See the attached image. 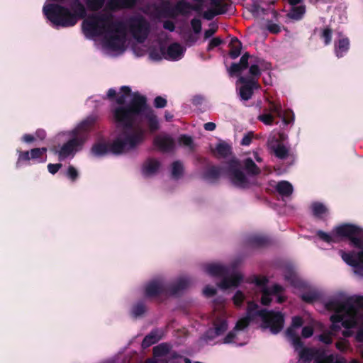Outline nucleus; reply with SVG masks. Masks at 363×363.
<instances>
[{
  "label": "nucleus",
  "instance_id": "48",
  "mask_svg": "<svg viewBox=\"0 0 363 363\" xmlns=\"http://www.w3.org/2000/svg\"><path fill=\"white\" fill-rule=\"evenodd\" d=\"M313 334V329L311 326H305L301 330V335L304 338H308Z\"/></svg>",
  "mask_w": 363,
  "mask_h": 363
},
{
  "label": "nucleus",
  "instance_id": "19",
  "mask_svg": "<svg viewBox=\"0 0 363 363\" xmlns=\"http://www.w3.org/2000/svg\"><path fill=\"white\" fill-rule=\"evenodd\" d=\"M186 48L178 43L170 44L166 49H162L163 58L169 61H179L184 55Z\"/></svg>",
  "mask_w": 363,
  "mask_h": 363
},
{
  "label": "nucleus",
  "instance_id": "12",
  "mask_svg": "<svg viewBox=\"0 0 363 363\" xmlns=\"http://www.w3.org/2000/svg\"><path fill=\"white\" fill-rule=\"evenodd\" d=\"M191 284V279L186 276L179 277L170 285H167L163 278L157 277L146 282L143 286V292L146 298H155L164 294L178 296Z\"/></svg>",
  "mask_w": 363,
  "mask_h": 363
},
{
  "label": "nucleus",
  "instance_id": "6",
  "mask_svg": "<svg viewBox=\"0 0 363 363\" xmlns=\"http://www.w3.org/2000/svg\"><path fill=\"white\" fill-rule=\"evenodd\" d=\"M143 140L141 130L123 128L116 123V130L113 133L110 143L104 138L98 139L92 145L90 153L94 157H101L108 152L114 155H122L137 151Z\"/></svg>",
  "mask_w": 363,
  "mask_h": 363
},
{
  "label": "nucleus",
  "instance_id": "4",
  "mask_svg": "<svg viewBox=\"0 0 363 363\" xmlns=\"http://www.w3.org/2000/svg\"><path fill=\"white\" fill-rule=\"evenodd\" d=\"M324 304L328 311L333 312L330 316L333 330L343 327L346 329L343 335L350 337L353 335L351 329L357 328L355 339L363 342V296L345 297L338 294L328 298Z\"/></svg>",
  "mask_w": 363,
  "mask_h": 363
},
{
  "label": "nucleus",
  "instance_id": "25",
  "mask_svg": "<svg viewBox=\"0 0 363 363\" xmlns=\"http://www.w3.org/2000/svg\"><path fill=\"white\" fill-rule=\"evenodd\" d=\"M160 167V162L155 159L150 158L144 162L141 172L145 177H150L157 172Z\"/></svg>",
  "mask_w": 363,
  "mask_h": 363
},
{
  "label": "nucleus",
  "instance_id": "52",
  "mask_svg": "<svg viewBox=\"0 0 363 363\" xmlns=\"http://www.w3.org/2000/svg\"><path fill=\"white\" fill-rule=\"evenodd\" d=\"M62 167V164L57 163V164H48V172L52 174H55L58 172V170Z\"/></svg>",
  "mask_w": 363,
  "mask_h": 363
},
{
  "label": "nucleus",
  "instance_id": "46",
  "mask_svg": "<svg viewBox=\"0 0 363 363\" xmlns=\"http://www.w3.org/2000/svg\"><path fill=\"white\" fill-rule=\"evenodd\" d=\"M267 30L272 33H278L281 31V27L279 24L273 23L272 21H268L267 23Z\"/></svg>",
  "mask_w": 363,
  "mask_h": 363
},
{
  "label": "nucleus",
  "instance_id": "8",
  "mask_svg": "<svg viewBox=\"0 0 363 363\" xmlns=\"http://www.w3.org/2000/svg\"><path fill=\"white\" fill-rule=\"evenodd\" d=\"M269 64L261 58L245 53L238 63H233L228 69L230 75L233 76L240 73L249 67L250 76H240L238 82L242 85L239 88V95L241 99L247 101L252 95L253 90L257 89L259 85L257 79L260 76L262 71L269 69Z\"/></svg>",
  "mask_w": 363,
  "mask_h": 363
},
{
  "label": "nucleus",
  "instance_id": "50",
  "mask_svg": "<svg viewBox=\"0 0 363 363\" xmlns=\"http://www.w3.org/2000/svg\"><path fill=\"white\" fill-rule=\"evenodd\" d=\"M252 133L250 132L247 134L245 135L240 142L242 145L248 146L250 145L252 139Z\"/></svg>",
  "mask_w": 363,
  "mask_h": 363
},
{
  "label": "nucleus",
  "instance_id": "33",
  "mask_svg": "<svg viewBox=\"0 0 363 363\" xmlns=\"http://www.w3.org/2000/svg\"><path fill=\"white\" fill-rule=\"evenodd\" d=\"M230 56L232 59H235L240 55L241 43L237 38H233L230 41Z\"/></svg>",
  "mask_w": 363,
  "mask_h": 363
},
{
  "label": "nucleus",
  "instance_id": "55",
  "mask_svg": "<svg viewBox=\"0 0 363 363\" xmlns=\"http://www.w3.org/2000/svg\"><path fill=\"white\" fill-rule=\"evenodd\" d=\"M163 27L164 29H166L169 31H171V32L174 31L175 29L174 23L170 21H165L163 23Z\"/></svg>",
  "mask_w": 363,
  "mask_h": 363
},
{
  "label": "nucleus",
  "instance_id": "1",
  "mask_svg": "<svg viewBox=\"0 0 363 363\" xmlns=\"http://www.w3.org/2000/svg\"><path fill=\"white\" fill-rule=\"evenodd\" d=\"M82 30L88 39L101 36L102 52L108 56L116 57L125 50L128 31L136 41L143 43L150 33V25L141 14H134L125 21H119L114 19L111 12H99L84 20Z\"/></svg>",
  "mask_w": 363,
  "mask_h": 363
},
{
  "label": "nucleus",
  "instance_id": "22",
  "mask_svg": "<svg viewBox=\"0 0 363 363\" xmlns=\"http://www.w3.org/2000/svg\"><path fill=\"white\" fill-rule=\"evenodd\" d=\"M268 146L278 158L283 160L290 157L291 161L294 162V157L293 155H290L289 148L274 138L269 140Z\"/></svg>",
  "mask_w": 363,
  "mask_h": 363
},
{
  "label": "nucleus",
  "instance_id": "61",
  "mask_svg": "<svg viewBox=\"0 0 363 363\" xmlns=\"http://www.w3.org/2000/svg\"><path fill=\"white\" fill-rule=\"evenodd\" d=\"M164 117H165V119L167 121H169L172 120V118H173V116L168 113V112H166L165 114H164Z\"/></svg>",
  "mask_w": 363,
  "mask_h": 363
},
{
  "label": "nucleus",
  "instance_id": "40",
  "mask_svg": "<svg viewBox=\"0 0 363 363\" xmlns=\"http://www.w3.org/2000/svg\"><path fill=\"white\" fill-rule=\"evenodd\" d=\"M169 346L166 344H160L153 348L154 354L155 357L163 356L168 353Z\"/></svg>",
  "mask_w": 363,
  "mask_h": 363
},
{
  "label": "nucleus",
  "instance_id": "60",
  "mask_svg": "<svg viewBox=\"0 0 363 363\" xmlns=\"http://www.w3.org/2000/svg\"><path fill=\"white\" fill-rule=\"evenodd\" d=\"M301 1L302 0H289V2L292 7V6H298L301 5L300 3L301 2Z\"/></svg>",
  "mask_w": 363,
  "mask_h": 363
},
{
  "label": "nucleus",
  "instance_id": "63",
  "mask_svg": "<svg viewBox=\"0 0 363 363\" xmlns=\"http://www.w3.org/2000/svg\"><path fill=\"white\" fill-rule=\"evenodd\" d=\"M89 101H91V102H92V101H97V100L94 99V97H92V98L89 99Z\"/></svg>",
  "mask_w": 363,
  "mask_h": 363
},
{
  "label": "nucleus",
  "instance_id": "15",
  "mask_svg": "<svg viewBox=\"0 0 363 363\" xmlns=\"http://www.w3.org/2000/svg\"><path fill=\"white\" fill-rule=\"evenodd\" d=\"M284 279L295 288H304L300 296L301 299L307 303H313L317 301L320 293L314 287L308 286L296 275L293 268L286 267L284 272Z\"/></svg>",
  "mask_w": 363,
  "mask_h": 363
},
{
  "label": "nucleus",
  "instance_id": "56",
  "mask_svg": "<svg viewBox=\"0 0 363 363\" xmlns=\"http://www.w3.org/2000/svg\"><path fill=\"white\" fill-rule=\"evenodd\" d=\"M216 124L213 122H208L204 124V128L208 131H213L216 129Z\"/></svg>",
  "mask_w": 363,
  "mask_h": 363
},
{
  "label": "nucleus",
  "instance_id": "24",
  "mask_svg": "<svg viewBox=\"0 0 363 363\" xmlns=\"http://www.w3.org/2000/svg\"><path fill=\"white\" fill-rule=\"evenodd\" d=\"M312 215L317 219L325 220L329 215L328 206L320 201H313L310 205Z\"/></svg>",
  "mask_w": 363,
  "mask_h": 363
},
{
  "label": "nucleus",
  "instance_id": "39",
  "mask_svg": "<svg viewBox=\"0 0 363 363\" xmlns=\"http://www.w3.org/2000/svg\"><path fill=\"white\" fill-rule=\"evenodd\" d=\"M211 5L218 11V13H225L227 11V4L223 0H211Z\"/></svg>",
  "mask_w": 363,
  "mask_h": 363
},
{
  "label": "nucleus",
  "instance_id": "17",
  "mask_svg": "<svg viewBox=\"0 0 363 363\" xmlns=\"http://www.w3.org/2000/svg\"><path fill=\"white\" fill-rule=\"evenodd\" d=\"M161 9L167 17L174 18L179 16H189L194 10V6L186 0H179L174 5L169 0H164L161 4Z\"/></svg>",
  "mask_w": 363,
  "mask_h": 363
},
{
  "label": "nucleus",
  "instance_id": "34",
  "mask_svg": "<svg viewBox=\"0 0 363 363\" xmlns=\"http://www.w3.org/2000/svg\"><path fill=\"white\" fill-rule=\"evenodd\" d=\"M146 311V307L143 301H138L135 303L130 310V314L134 318H138L141 316L145 313Z\"/></svg>",
  "mask_w": 363,
  "mask_h": 363
},
{
  "label": "nucleus",
  "instance_id": "30",
  "mask_svg": "<svg viewBox=\"0 0 363 363\" xmlns=\"http://www.w3.org/2000/svg\"><path fill=\"white\" fill-rule=\"evenodd\" d=\"M277 191L281 196L288 197L291 196L294 191L292 184L288 181L279 182L275 186Z\"/></svg>",
  "mask_w": 363,
  "mask_h": 363
},
{
  "label": "nucleus",
  "instance_id": "14",
  "mask_svg": "<svg viewBox=\"0 0 363 363\" xmlns=\"http://www.w3.org/2000/svg\"><path fill=\"white\" fill-rule=\"evenodd\" d=\"M267 279L266 277L257 278L254 279L255 285L257 290L261 292V303L264 306L269 304L273 299L277 303H281L286 300L284 294V288L279 284H274L271 286H267Z\"/></svg>",
  "mask_w": 363,
  "mask_h": 363
},
{
  "label": "nucleus",
  "instance_id": "49",
  "mask_svg": "<svg viewBox=\"0 0 363 363\" xmlns=\"http://www.w3.org/2000/svg\"><path fill=\"white\" fill-rule=\"evenodd\" d=\"M154 105L156 108H164L167 105V100L162 96H157L155 99Z\"/></svg>",
  "mask_w": 363,
  "mask_h": 363
},
{
  "label": "nucleus",
  "instance_id": "5",
  "mask_svg": "<svg viewBox=\"0 0 363 363\" xmlns=\"http://www.w3.org/2000/svg\"><path fill=\"white\" fill-rule=\"evenodd\" d=\"M316 235L328 244L348 240L350 246L359 249V252L339 251L342 259L352 268L354 274L363 277V230L358 225L343 223L333 228L330 233L318 230Z\"/></svg>",
  "mask_w": 363,
  "mask_h": 363
},
{
  "label": "nucleus",
  "instance_id": "23",
  "mask_svg": "<svg viewBox=\"0 0 363 363\" xmlns=\"http://www.w3.org/2000/svg\"><path fill=\"white\" fill-rule=\"evenodd\" d=\"M138 0H108L106 9L108 11H116L134 7Z\"/></svg>",
  "mask_w": 363,
  "mask_h": 363
},
{
  "label": "nucleus",
  "instance_id": "32",
  "mask_svg": "<svg viewBox=\"0 0 363 363\" xmlns=\"http://www.w3.org/2000/svg\"><path fill=\"white\" fill-rule=\"evenodd\" d=\"M216 153L218 157L228 158L231 155V147L225 143H220L216 147Z\"/></svg>",
  "mask_w": 363,
  "mask_h": 363
},
{
  "label": "nucleus",
  "instance_id": "18",
  "mask_svg": "<svg viewBox=\"0 0 363 363\" xmlns=\"http://www.w3.org/2000/svg\"><path fill=\"white\" fill-rule=\"evenodd\" d=\"M97 120L98 116L96 114H90L79 122L74 128L65 130L62 135H71L76 137L81 136L84 138V143H86L89 139V133L94 127Z\"/></svg>",
  "mask_w": 363,
  "mask_h": 363
},
{
  "label": "nucleus",
  "instance_id": "27",
  "mask_svg": "<svg viewBox=\"0 0 363 363\" xmlns=\"http://www.w3.org/2000/svg\"><path fill=\"white\" fill-rule=\"evenodd\" d=\"M164 335V330L162 329H154L149 334H147L142 342V347L145 349L155 344L160 340Z\"/></svg>",
  "mask_w": 363,
  "mask_h": 363
},
{
  "label": "nucleus",
  "instance_id": "41",
  "mask_svg": "<svg viewBox=\"0 0 363 363\" xmlns=\"http://www.w3.org/2000/svg\"><path fill=\"white\" fill-rule=\"evenodd\" d=\"M315 338L325 345H330L333 342L331 333L330 332L323 333L320 335H316Z\"/></svg>",
  "mask_w": 363,
  "mask_h": 363
},
{
  "label": "nucleus",
  "instance_id": "9",
  "mask_svg": "<svg viewBox=\"0 0 363 363\" xmlns=\"http://www.w3.org/2000/svg\"><path fill=\"white\" fill-rule=\"evenodd\" d=\"M253 158L246 157L238 161L235 157L226 162V174L233 185L245 189L254 183V178L261 172L263 160L257 151L253 152Z\"/></svg>",
  "mask_w": 363,
  "mask_h": 363
},
{
  "label": "nucleus",
  "instance_id": "20",
  "mask_svg": "<svg viewBox=\"0 0 363 363\" xmlns=\"http://www.w3.org/2000/svg\"><path fill=\"white\" fill-rule=\"evenodd\" d=\"M48 148L35 147L30 150L24 151V162H31L32 164L45 163L47 161Z\"/></svg>",
  "mask_w": 363,
  "mask_h": 363
},
{
  "label": "nucleus",
  "instance_id": "42",
  "mask_svg": "<svg viewBox=\"0 0 363 363\" xmlns=\"http://www.w3.org/2000/svg\"><path fill=\"white\" fill-rule=\"evenodd\" d=\"M66 175L72 182H75L79 176V173L75 167L70 165L67 168Z\"/></svg>",
  "mask_w": 363,
  "mask_h": 363
},
{
  "label": "nucleus",
  "instance_id": "26",
  "mask_svg": "<svg viewBox=\"0 0 363 363\" xmlns=\"http://www.w3.org/2000/svg\"><path fill=\"white\" fill-rule=\"evenodd\" d=\"M350 40L348 38L339 34L338 40L335 42V54L337 57L345 56L350 49Z\"/></svg>",
  "mask_w": 363,
  "mask_h": 363
},
{
  "label": "nucleus",
  "instance_id": "7",
  "mask_svg": "<svg viewBox=\"0 0 363 363\" xmlns=\"http://www.w3.org/2000/svg\"><path fill=\"white\" fill-rule=\"evenodd\" d=\"M303 325V320L299 316L292 318L291 325L286 330L285 335L292 347L298 354L296 363H347L346 360L337 354L328 355L323 349L303 347V343L299 337V329Z\"/></svg>",
  "mask_w": 363,
  "mask_h": 363
},
{
  "label": "nucleus",
  "instance_id": "59",
  "mask_svg": "<svg viewBox=\"0 0 363 363\" xmlns=\"http://www.w3.org/2000/svg\"><path fill=\"white\" fill-rule=\"evenodd\" d=\"M203 101V98L200 96H196L193 99V103L196 105L201 104Z\"/></svg>",
  "mask_w": 363,
  "mask_h": 363
},
{
  "label": "nucleus",
  "instance_id": "62",
  "mask_svg": "<svg viewBox=\"0 0 363 363\" xmlns=\"http://www.w3.org/2000/svg\"><path fill=\"white\" fill-rule=\"evenodd\" d=\"M145 363H159V362L155 359H149Z\"/></svg>",
  "mask_w": 363,
  "mask_h": 363
},
{
  "label": "nucleus",
  "instance_id": "29",
  "mask_svg": "<svg viewBox=\"0 0 363 363\" xmlns=\"http://www.w3.org/2000/svg\"><path fill=\"white\" fill-rule=\"evenodd\" d=\"M47 136L44 129L38 128L33 133L24 134V143L27 144L39 143L43 141Z\"/></svg>",
  "mask_w": 363,
  "mask_h": 363
},
{
  "label": "nucleus",
  "instance_id": "64",
  "mask_svg": "<svg viewBox=\"0 0 363 363\" xmlns=\"http://www.w3.org/2000/svg\"><path fill=\"white\" fill-rule=\"evenodd\" d=\"M350 363H359V362L356 359H352Z\"/></svg>",
  "mask_w": 363,
  "mask_h": 363
},
{
  "label": "nucleus",
  "instance_id": "47",
  "mask_svg": "<svg viewBox=\"0 0 363 363\" xmlns=\"http://www.w3.org/2000/svg\"><path fill=\"white\" fill-rule=\"evenodd\" d=\"M223 43V40L220 38H212L208 43L207 50H212L213 48L219 46Z\"/></svg>",
  "mask_w": 363,
  "mask_h": 363
},
{
  "label": "nucleus",
  "instance_id": "2",
  "mask_svg": "<svg viewBox=\"0 0 363 363\" xmlns=\"http://www.w3.org/2000/svg\"><path fill=\"white\" fill-rule=\"evenodd\" d=\"M223 298L214 300V314L213 325L205 333L204 341L208 344H233L236 346L245 345L249 340L247 328L251 320L259 317L262 321V328L269 329L272 334L279 333L284 328V316L280 311L259 309L257 304L248 302L246 315L240 318L233 329L220 342L214 340L221 336L228 328L227 313L223 310Z\"/></svg>",
  "mask_w": 363,
  "mask_h": 363
},
{
  "label": "nucleus",
  "instance_id": "21",
  "mask_svg": "<svg viewBox=\"0 0 363 363\" xmlns=\"http://www.w3.org/2000/svg\"><path fill=\"white\" fill-rule=\"evenodd\" d=\"M153 143L154 145L162 152H171L175 147L174 138L167 133H161L157 135Z\"/></svg>",
  "mask_w": 363,
  "mask_h": 363
},
{
  "label": "nucleus",
  "instance_id": "44",
  "mask_svg": "<svg viewBox=\"0 0 363 363\" xmlns=\"http://www.w3.org/2000/svg\"><path fill=\"white\" fill-rule=\"evenodd\" d=\"M191 26L196 34H198L201 30V21L200 19L194 18L191 21Z\"/></svg>",
  "mask_w": 363,
  "mask_h": 363
},
{
  "label": "nucleus",
  "instance_id": "13",
  "mask_svg": "<svg viewBox=\"0 0 363 363\" xmlns=\"http://www.w3.org/2000/svg\"><path fill=\"white\" fill-rule=\"evenodd\" d=\"M64 133L65 130H62L57 133L55 140L57 142L66 141L52 148L53 153L58 157L60 161L72 159L77 152L83 149L85 145L84 138L62 135Z\"/></svg>",
  "mask_w": 363,
  "mask_h": 363
},
{
  "label": "nucleus",
  "instance_id": "38",
  "mask_svg": "<svg viewBox=\"0 0 363 363\" xmlns=\"http://www.w3.org/2000/svg\"><path fill=\"white\" fill-rule=\"evenodd\" d=\"M178 143L180 145L192 150L194 147V141L191 137L186 135H182L178 139Z\"/></svg>",
  "mask_w": 363,
  "mask_h": 363
},
{
  "label": "nucleus",
  "instance_id": "37",
  "mask_svg": "<svg viewBox=\"0 0 363 363\" xmlns=\"http://www.w3.org/2000/svg\"><path fill=\"white\" fill-rule=\"evenodd\" d=\"M183 164L180 161H175L172 163L171 173L174 178H179L183 174Z\"/></svg>",
  "mask_w": 363,
  "mask_h": 363
},
{
  "label": "nucleus",
  "instance_id": "16",
  "mask_svg": "<svg viewBox=\"0 0 363 363\" xmlns=\"http://www.w3.org/2000/svg\"><path fill=\"white\" fill-rule=\"evenodd\" d=\"M269 113H264L258 116V119L266 125H272L274 121L272 113H275L277 117L280 118L283 126L289 124H293L295 119L294 113L292 111H286L283 112L281 106L279 104L270 102L269 106Z\"/></svg>",
  "mask_w": 363,
  "mask_h": 363
},
{
  "label": "nucleus",
  "instance_id": "3",
  "mask_svg": "<svg viewBox=\"0 0 363 363\" xmlns=\"http://www.w3.org/2000/svg\"><path fill=\"white\" fill-rule=\"evenodd\" d=\"M111 112L115 123H118L123 128L141 130L143 140L146 138V131L140 123L146 121L149 129L154 132L159 128V121L153 111L147 105L146 98L138 92L132 93L130 87L122 86L120 94L115 104H112Z\"/></svg>",
  "mask_w": 363,
  "mask_h": 363
},
{
  "label": "nucleus",
  "instance_id": "53",
  "mask_svg": "<svg viewBox=\"0 0 363 363\" xmlns=\"http://www.w3.org/2000/svg\"><path fill=\"white\" fill-rule=\"evenodd\" d=\"M216 292V289L213 286H206L203 291V294L207 297L213 296Z\"/></svg>",
  "mask_w": 363,
  "mask_h": 363
},
{
  "label": "nucleus",
  "instance_id": "58",
  "mask_svg": "<svg viewBox=\"0 0 363 363\" xmlns=\"http://www.w3.org/2000/svg\"><path fill=\"white\" fill-rule=\"evenodd\" d=\"M116 93H117V91H116V90L115 89L111 88L107 91L106 97L108 99H113V97L116 96Z\"/></svg>",
  "mask_w": 363,
  "mask_h": 363
},
{
  "label": "nucleus",
  "instance_id": "54",
  "mask_svg": "<svg viewBox=\"0 0 363 363\" xmlns=\"http://www.w3.org/2000/svg\"><path fill=\"white\" fill-rule=\"evenodd\" d=\"M150 57L151 60H154V61H159L162 58H163V56L162 55V52L161 53H159L155 50H151L150 52Z\"/></svg>",
  "mask_w": 363,
  "mask_h": 363
},
{
  "label": "nucleus",
  "instance_id": "10",
  "mask_svg": "<svg viewBox=\"0 0 363 363\" xmlns=\"http://www.w3.org/2000/svg\"><path fill=\"white\" fill-rule=\"evenodd\" d=\"M203 270L211 277H220L222 279L218 284V286L223 290L235 289L241 286L242 289L236 291L233 297L234 304L240 307L242 305L246 298V289L243 288L242 284L244 278L242 273L238 269L220 263H207L203 264Z\"/></svg>",
  "mask_w": 363,
  "mask_h": 363
},
{
  "label": "nucleus",
  "instance_id": "45",
  "mask_svg": "<svg viewBox=\"0 0 363 363\" xmlns=\"http://www.w3.org/2000/svg\"><path fill=\"white\" fill-rule=\"evenodd\" d=\"M222 14L218 13V11L212 7V9H208L203 13V18L207 20L213 19L216 16Z\"/></svg>",
  "mask_w": 363,
  "mask_h": 363
},
{
  "label": "nucleus",
  "instance_id": "31",
  "mask_svg": "<svg viewBox=\"0 0 363 363\" xmlns=\"http://www.w3.org/2000/svg\"><path fill=\"white\" fill-rule=\"evenodd\" d=\"M306 13V6L299 5L298 6H292L287 13L289 18L294 21L301 20Z\"/></svg>",
  "mask_w": 363,
  "mask_h": 363
},
{
  "label": "nucleus",
  "instance_id": "35",
  "mask_svg": "<svg viewBox=\"0 0 363 363\" xmlns=\"http://www.w3.org/2000/svg\"><path fill=\"white\" fill-rule=\"evenodd\" d=\"M106 0H86L87 8L92 11H98L104 6H106Z\"/></svg>",
  "mask_w": 363,
  "mask_h": 363
},
{
  "label": "nucleus",
  "instance_id": "57",
  "mask_svg": "<svg viewBox=\"0 0 363 363\" xmlns=\"http://www.w3.org/2000/svg\"><path fill=\"white\" fill-rule=\"evenodd\" d=\"M215 31H216V30L213 28H209L208 30H206L204 32V38L208 39V38H211L213 35Z\"/></svg>",
  "mask_w": 363,
  "mask_h": 363
},
{
  "label": "nucleus",
  "instance_id": "11",
  "mask_svg": "<svg viewBox=\"0 0 363 363\" xmlns=\"http://www.w3.org/2000/svg\"><path fill=\"white\" fill-rule=\"evenodd\" d=\"M69 9L57 4H45L43 11L54 27L66 28L74 26L79 19L84 18L86 11L80 0H71Z\"/></svg>",
  "mask_w": 363,
  "mask_h": 363
},
{
  "label": "nucleus",
  "instance_id": "43",
  "mask_svg": "<svg viewBox=\"0 0 363 363\" xmlns=\"http://www.w3.org/2000/svg\"><path fill=\"white\" fill-rule=\"evenodd\" d=\"M321 38L324 40L325 45H329L332 40V31L330 28H324L321 33Z\"/></svg>",
  "mask_w": 363,
  "mask_h": 363
},
{
  "label": "nucleus",
  "instance_id": "51",
  "mask_svg": "<svg viewBox=\"0 0 363 363\" xmlns=\"http://www.w3.org/2000/svg\"><path fill=\"white\" fill-rule=\"evenodd\" d=\"M336 348L340 352H344L347 350L349 343L347 340H341L336 342Z\"/></svg>",
  "mask_w": 363,
  "mask_h": 363
},
{
  "label": "nucleus",
  "instance_id": "36",
  "mask_svg": "<svg viewBox=\"0 0 363 363\" xmlns=\"http://www.w3.org/2000/svg\"><path fill=\"white\" fill-rule=\"evenodd\" d=\"M250 242L253 246H263L268 242V238L262 235H255L250 238Z\"/></svg>",
  "mask_w": 363,
  "mask_h": 363
},
{
  "label": "nucleus",
  "instance_id": "28",
  "mask_svg": "<svg viewBox=\"0 0 363 363\" xmlns=\"http://www.w3.org/2000/svg\"><path fill=\"white\" fill-rule=\"evenodd\" d=\"M223 168L218 166H211L207 168L203 173V179L209 182H215L222 174Z\"/></svg>",
  "mask_w": 363,
  "mask_h": 363
}]
</instances>
